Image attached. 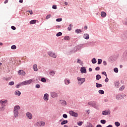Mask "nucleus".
I'll return each mask as SVG.
<instances>
[{
	"instance_id": "nucleus-11",
	"label": "nucleus",
	"mask_w": 127,
	"mask_h": 127,
	"mask_svg": "<svg viewBox=\"0 0 127 127\" xmlns=\"http://www.w3.org/2000/svg\"><path fill=\"white\" fill-rule=\"evenodd\" d=\"M20 110V106L19 105H16L14 107V111L15 112H19Z\"/></svg>"
},
{
	"instance_id": "nucleus-13",
	"label": "nucleus",
	"mask_w": 127,
	"mask_h": 127,
	"mask_svg": "<svg viewBox=\"0 0 127 127\" xmlns=\"http://www.w3.org/2000/svg\"><path fill=\"white\" fill-rule=\"evenodd\" d=\"M60 104L62 105V106H66L67 102H66V101L64 100H61L60 101Z\"/></svg>"
},
{
	"instance_id": "nucleus-47",
	"label": "nucleus",
	"mask_w": 127,
	"mask_h": 127,
	"mask_svg": "<svg viewBox=\"0 0 127 127\" xmlns=\"http://www.w3.org/2000/svg\"><path fill=\"white\" fill-rule=\"evenodd\" d=\"M100 123H101L102 125H105V124H106V120H101Z\"/></svg>"
},
{
	"instance_id": "nucleus-63",
	"label": "nucleus",
	"mask_w": 127,
	"mask_h": 127,
	"mask_svg": "<svg viewBox=\"0 0 127 127\" xmlns=\"http://www.w3.org/2000/svg\"><path fill=\"white\" fill-rule=\"evenodd\" d=\"M106 127H113V125H109L108 126H107Z\"/></svg>"
},
{
	"instance_id": "nucleus-9",
	"label": "nucleus",
	"mask_w": 127,
	"mask_h": 127,
	"mask_svg": "<svg viewBox=\"0 0 127 127\" xmlns=\"http://www.w3.org/2000/svg\"><path fill=\"white\" fill-rule=\"evenodd\" d=\"M43 99L44 101H48V100H49V95L48 93H45L44 94Z\"/></svg>"
},
{
	"instance_id": "nucleus-18",
	"label": "nucleus",
	"mask_w": 127,
	"mask_h": 127,
	"mask_svg": "<svg viewBox=\"0 0 127 127\" xmlns=\"http://www.w3.org/2000/svg\"><path fill=\"white\" fill-rule=\"evenodd\" d=\"M116 98L117 100H122V96L121 94H118L116 95Z\"/></svg>"
},
{
	"instance_id": "nucleus-33",
	"label": "nucleus",
	"mask_w": 127,
	"mask_h": 127,
	"mask_svg": "<svg viewBox=\"0 0 127 127\" xmlns=\"http://www.w3.org/2000/svg\"><path fill=\"white\" fill-rule=\"evenodd\" d=\"M91 62L92 64H96L97 63V60H96V58H94L92 60Z\"/></svg>"
},
{
	"instance_id": "nucleus-5",
	"label": "nucleus",
	"mask_w": 127,
	"mask_h": 127,
	"mask_svg": "<svg viewBox=\"0 0 127 127\" xmlns=\"http://www.w3.org/2000/svg\"><path fill=\"white\" fill-rule=\"evenodd\" d=\"M37 127H44L45 126V123L44 122H39L35 124Z\"/></svg>"
},
{
	"instance_id": "nucleus-22",
	"label": "nucleus",
	"mask_w": 127,
	"mask_h": 127,
	"mask_svg": "<svg viewBox=\"0 0 127 127\" xmlns=\"http://www.w3.org/2000/svg\"><path fill=\"white\" fill-rule=\"evenodd\" d=\"M7 103V100H0V105H4V104H6Z\"/></svg>"
},
{
	"instance_id": "nucleus-39",
	"label": "nucleus",
	"mask_w": 127,
	"mask_h": 127,
	"mask_svg": "<svg viewBox=\"0 0 127 127\" xmlns=\"http://www.w3.org/2000/svg\"><path fill=\"white\" fill-rule=\"evenodd\" d=\"M64 40H70L69 36H64Z\"/></svg>"
},
{
	"instance_id": "nucleus-58",
	"label": "nucleus",
	"mask_w": 127,
	"mask_h": 127,
	"mask_svg": "<svg viewBox=\"0 0 127 127\" xmlns=\"http://www.w3.org/2000/svg\"><path fill=\"white\" fill-rule=\"evenodd\" d=\"M100 70V67L99 66H97L96 68H95V70L96 71H99Z\"/></svg>"
},
{
	"instance_id": "nucleus-23",
	"label": "nucleus",
	"mask_w": 127,
	"mask_h": 127,
	"mask_svg": "<svg viewBox=\"0 0 127 127\" xmlns=\"http://www.w3.org/2000/svg\"><path fill=\"white\" fill-rule=\"evenodd\" d=\"M114 85L116 88H119L120 86V81H116V82H114Z\"/></svg>"
},
{
	"instance_id": "nucleus-12",
	"label": "nucleus",
	"mask_w": 127,
	"mask_h": 127,
	"mask_svg": "<svg viewBox=\"0 0 127 127\" xmlns=\"http://www.w3.org/2000/svg\"><path fill=\"white\" fill-rule=\"evenodd\" d=\"M80 72L81 73L86 74V73H87V69H86V67H81Z\"/></svg>"
},
{
	"instance_id": "nucleus-17",
	"label": "nucleus",
	"mask_w": 127,
	"mask_h": 127,
	"mask_svg": "<svg viewBox=\"0 0 127 127\" xmlns=\"http://www.w3.org/2000/svg\"><path fill=\"white\" fill-rule=\"evenodd\" d=\"M21 86H24V85L23 84V82H20L18 84H17V85H15V87L17 89H19V88H20V87H21Z\"/></svg>"
},
{
	"instance_id": "nucleus-32",
	"label": "nucleus",
	"mask_w": 127,
	"mask_h": 127,
	"mask_svg": "<svg viewBox=\"0 0 127 127\" xmlns=\"http://www.w3.org/2000/svg\"><path fill=\"white\" fill-rule=\"evenodd\" d=\"M34 71H38V69L37 68V64H35L33 65Z\"/></svg>"
},
{
	"instance_id": "nucleus-41",
	"label": "nucleus",
	"mask_w": 127,
	"mask_h": 127,
	"mask_svg": "<svg viewBox=\"0 0 127 127\" xmlns=\"http://www.w3.org/2000/svg\"><path fill=\"white\" fill-rule=\"evenodd\" d=\"M114 71L115 73H119V68L115 67L114 68Z\"/></svg>"
},
{
	"instance_id": "nucleus-56",
	"label": "nucleus",
	"mask_w": 127,
	"mask_h": 127,
	"mask_svg": "<svg viewBox=\"0 0 127 127\" xmlns=\"http://www.w3.org/2000/svg\"><path fill=\"white\" fill-rule=\"evenodd\" d=\"M78 126H82V125H83V122H79L78 124H77Z\"/></svg>"
},
{
	"instance_id": "nucleus-60",
	"label": "nucleus",
	"mask_w": 127,
	"mask_h": 127,
	"mask_svg": "<svg viewBox=\"0 0 127 127\" xmlns=\"http://www.w3.org/2000/svg\"><path fill=\"white\" fill-rule=\"evenodd\" d=\"M77 63H78L79 64H81V61L79 60V59H77Z\"/></svg>"
},
{
	"instance_id": "nucleus-53",
	"label": "nucleus",
	"mask_w": 127,
	"mask_h": 127,
	"mask_svg": "<svg viewBox=\"0 0 127 127\" xmlns=\"http://www.w3.org/2000/svg\"><path fill=\"white\" fill-rule=\"evenodd\" d=\"M87 127H93V125H92V124H91L90 123H89Z\"/></svg>"
},
{
	"instance_id": "nucleus-1",
	"label": "nucleus",
	"mask_w": 127,
	"mask_h": 127,
	"mask_svg": "<svg viewBox=\"0 0 127 127\" xmlns=\"http://www.w3.org/2000/svg\"><path fill=\"white\" fill-rule=\"evenodd\" d=\"M77 80L78 85H82L86 81L85 78H81L80 77H77Z\"/></svg>"
},
{
	"instance_id": "nucleus-54",
	"label": "nucleus",
	"mask_w": 127,
	"mask_h": 127,
	"mask_svg": "<svg viewBox=\"0 0 127 127\" xmlns=\"http://www.w3.org/2000/svg\"><path fill=\"white\" fill-rule=\"evenodd\" d=\"M103 65H104V66H107V62L106 61H104L103 62Z\"/></svg>"
},
{
	"instance_id": "nucleus-46",
	"label": "nucleus",
	"mask_w": 127,
	"mask_h": 127,
	"mask_svg": "<svg viewBox=\"0 0 127 127\" xmlns=\"http://www.w3.org/2000/svg\"><path fill=\"white\" fill-rule=\"evenodd\" d=\"M41 82H43V83H45V82H46V79H45L44 78H42L41 79Z\"/></svg>"
},
{
	"instance_id": "nucleus-45",
	"label": "nucleus",
	"mask_w": 127,
	"mask_h": 127,
	"mask_svg": "<svg viewBox=\"0 0 127 127\" xmlns=\"http://www.w3.org/2000/svg\"><path fill=\"white\" fill-rule=\"evenodd\" d=\"M124 24L127 25V18H125L123 22Z\"/></svg>"
},
{
	"instance_id": "nucleus-34",
	"label": "nucleus",
	"mask_w": 127,
	"mask_h": 127,
	"mask_svg": "<svg viewBox=\"0 0 127 127\" xmlns=\"http://www.w3.org/2000/svg\"><path fill=\"white\" fill-rule=\"evenodd\" d=\"M36 23V20H32L30 21V24H35Z\"/></svg>"
},
{
	"instance_id": "nucleus-61",
	"label": "nucleus",
	"mask_w": 127,
	"mask_h": 127,
	"mask_svg": "<svg viewBox=\"0 0 127 127\" xmlns=\"http://www.w3.org/2000/svg\"><path fill=\"white\" fill-rule=\"evenodd\" d=\"M105 81L106 82V83H108V82H109V78H108V77H106Z\"/></svg>"
},
{
	"instance_id": "nucleus-38",
	"label": "nucleus",
	"mask_w": 127,
	"mask_h": 127,
	"mask_svg": "<svg viewBox=\"0 0 127 127\" xmlns=\"http://www.w3.org/2000/svg\"><path fill=\"white\" fill-rule=\"evenodd\" d=\"M116 127H119L121 126V124L119 122H116L115 123Z\"/></svg>"
},
{
	"instance_id": "nucleus-7",
	"label": "nucleus",
	"mask_w": 127,
	"mask_h": 127,
	"mask_svg": "<svg viewBox=\"0 0 127 127\" xmlns=\"http://www.w3.org/2000/svg\"><path fill=\"white\" fill-rule=\"evenodd\" d=\"M18 74L20 76H24L26 75V73H25V71H24L23 70H19L18 71Z\"/></svg>"
},
{
	"instance_id": "nucleus-29",
	"label": "nucleus",
	"mask_w": 127,
	"mask_h": 127,
	"mask_svg": "<svg viewBox=\"0 0 127 127\" xmlns=\"http://www.w3.org/2000/svg\"><path fill=\"white\" fill-rule=\"evenodd\" d=\"M101 16L102 17H106V16H107V13H106V12L102 11L101 12Z\"/></svg>"
},
{
	"instance_id": "nucleus-30",
	"label": "nucleus",
	"mask_w": 127,
	"mask_h": 127,
	"mask_svg": "<svg viewBox=\"0 0 127 127\" xmlns=\"http://www.w3.org/2000/svg\"><path fill=\"white\" fill-rule=\"evenodd\" d=\"M67 123H68V121L67 120H64L61 122V125H62V126H63V125H66V124H67Z\"/></svg>"
},
{
	"instance_id": "nucleus-51",
	"label": "nucleus",
	"mask_w": 127,
	"mask_h": 127,
	"mask_svg": "<svg viewBox=\"0 0 127 127\" xmlns=\"http://www.w3.org/2000/svg\"><path fill=\"white\" fill-rule=\"evenodd\" d=\"M62 20V18H57V19H56V21L57 22H60Z\"/></svg>"
},
{
	"instance_id": "nucleus-57",
	"label": "nucleus",
	"mask_w": 127,
	"mask_h": 127,
	"mask_svg": "<svg viewBox=\"0 0 127 127\" xmlns=\"http://www.w3.org/2000/svg\"><path fill=\"white\" fill-rule=\"evenodd\" d=\"M11 29H12L13 30H15V29H16V28L14 26H12L11 27Z\"/></svg>"
},
{
	"instance_id": "nucleus-21",
	"label": "nucleus",
	"mask_w": 127,
	"mask_h": 127,
	"mask_svg": "<svg viewBox=\"0 0 127 127\" xmlns=\"http://www.w3.org/2000/svg\"><path fill=\"white\" fill-rule=\"evenodd\" d=\"M83 38H84V39H89V38H90V36L88 34H84L83 35Z\"/></svg>"
},
{
	"instance_id": "nucleus-2",
	"label": "nucleus",
	"mask_w": 127,
	"mask_h": 127,
	"mask_svg": "<svg viewBox=\"0 0 127 127\" xmlns=\"http://www.w3.org/2000/svg\"><path fill=\"white\" fill-rule=\"evenodd\" d=\"M88 105L92 107V108H94L95 109L98 108V105L96 104V102L95 101H90L88 103Z\"/></svg>"
},
{
	"instance_id": "nucleus-62",
	"label": "nucleus",
	"mask_w": 127,
	"mask_h": 127,
	"mask_svg": "<svg viewBox=\"0 0 127 127\" xmlns=\"http://www.w3.org/2000/svg\"><path fill=\"white\" fill-rule=\"evenodd\" d=\"M122 99L125 98V97H126L127 96V95L125 94H122Z\"/></svg>"
},
{
	"instance_id": "nucleus-59",
	"label": "nucleus",
	"mask_w": 127,
	"mask_h": 127,
	"mask_svg": "<svg viewBox=\"0 0 127 127\" xmlns=\"http://www.w3.org/2000/svg\"><path fill=\"white\" fill-rule=\"evenodd\" d=\"M102 74L103 75H105V76H106L107 77V72H106L105 71L102 72Z\"/></svg>"
},
{
	"instance_id": "nucleus-49",
	"label": "nucleus",
	"mask_w": 127,
	"mask_h": 127,
	"mask_svg": "<svg viewBox=\"0 0 127 127\" xmlns=\"http://www.w3.org/2000/svg\"><path fill=\"white\" fill-rule=\"evenodd\" d=\"M51 17V14H48L46 17V19H49Z\"/></svg>"
},
{
	"instance_id": "nucleus-20",
	"label": "nucleus",
	"mask_w": 127,
	"mask_h": 127,
	"mask_svg": "<svg viewBox=\"0 0 127 127\" xmlns=\"http://www.w3.org/2000/svg\"><path fill=\"white\" fill-rule=\"evenodd\" d=\"M64 84L65 85H69L70 84V80L68 78L64 79Z\"/></svg>"
},
{
	"instance_id": "nucleus-40",
	"label": "nucleus",
	"mask_w": 127,
	"mask_h": 127,
	"mask_svg": "<svg viewBox=\"0 0 127 127\" xmlns=\"http://www.w3.org/2000/svg\"><path fill=\"white\" fill-rule=\"evenodd\" d=\"M62 32H59L56 34V36H57V37H59V36H62Z\"/></svg>"
},
{
	"instance_id": "nucleus-25",
	"label": "nucleus",
	"mask_w": 127,
	"mask_h": 127,
	"mask_svg": "<svg viewBox=\"0 0 127 127\" xmlns=\"http://www.w3.org/2000/svg\"><path fill=\"white\" fill-rule=\"evenodd\" d=\"M4 107H5V105H1V107H0V111L2 112V111H4Z\"/></svg>"
},
{
	"instance_id": "nucleus-16",
	"label": "nucleus",
	"mask_w": 127,
	"mask_h": 127,
	"mask_svg": "<svg viewBox=\"0 0 127 127\" xmlns=\"http://www.w3.org/2000/svg\"><path fill=\"white\" fill-rule=\"evenodd\" d=\"M14 118H18V115H19V112L18 111L13 112Z\"/></svg>"
},
{
	"instance_id": "nucleus-15",
	"label": "nucleus",
	"mask_w": 127,
	"mask_h": 127,
	"mask_svg": "<svg viewBox=\"0 0 127 127\" xmlns=\"http://www.w3.org/2000/svg\"><path fill=\"white\" fill-rule=\"evenodd\" d=\"M109 59H110V61H111L112 62H114L116 61V60H117V59L116 58L115 56H111L110 57Z\"/></svg>"
},
{
	"instance_id": "nucleus-35",
	"label": "nucleus",
	"mask_w": 127,
	"mask_h": 127,
	"mask_svg": "<svg viewBox=\"0 0 127 127\" xmlns=\"http://www.w3.org/2000/svg\"><path fill=\"white\" fill-rule=\"evenodd\" d=\"M98 93L100 94V95H104V94H105V91H104V90H99L98 91Z\"/></svg>"
},
{
	"instance_id": "nucleus-36",
	"label": "nucleus",
	"mask_w": 127,
	"mask_h": 127,
	"mask_svg": "<svg viewBox=\"0 0 127 127\" xmlns=\"http://www.w3.org/2000/svg\"><path fill=\"white\" fill-rule=\"evenodd\" d=\"M82 32V30L79 29H77L75 30V33H77V34H79V33H81Z\"/></svg>"
},
{
	"instance_id": "nucleus-64",
	"label": "nucleus",
	"mask_w": 127,
	"mask_h": 127,
	"mask_svg": "<svg viewBox=\"0 0 127 127\" xmlns=\"http://www.w3.org/2000/svg\"><path fill=\"white\" fill-rule=\"evenodd\" d=\"M96 127H102V126L101 125H98Z\"/></svg>"
},
{
	"instance_id": "nucleus-50",
	"label": "nucleus",
	"mask_w": 127,
	"mask_h": 127,
	"mask_svg": "<svg viewBox=\"0 0 127 127\" xmlns=\"http://www.w3.org/2000/svg\"><path fill=\"white\" fill-rule=\"evenodd\" d=\"M63 117L64 119H67V118H68V115H67V114H63Z\"/></svg>"
},
{
	"instance_id": "nucleus-10",
	"label": "nucleus",
	"mask_w": 127,
	"mask_h": 127,
	"mask_svg": "<svg viewBox=\"0 0 127 127\" xmlns=\"http://www.w3.org/2000/svg\"><path fill=\"white\" fill-rule=\"evenodd\" d=\"M26 117L29 119V120H31L32 119V114L29 112H27L26 114Z\"/></svg>"
},
{
	"instance_id": "nucleus-3",
	"label": "nucleus",
	"mask_w": 127,
	"mask_h": 127,
	"mask_svg": "<svg viewBox=\"0 0 127 127\" xmlns=\"http://www.w3.org/2000/svg\"><path fill=\"white\" fill-rule=\"evenodd\" d=\"M33 82V79H30L23 81L22 84L24 85V86H26L27 85H30V84H31V83H32Z\"/></svg>"
},
{
	"instance_id": "nucleus-43",
	"label": "nucleus",
	"mask_w": 127,
	"mask_h": 127,
	"mask_svg": "<svg viewBox=\"0 0 127 127\" xmlns=\"http://www.w3.org/2000/svg\"><path fill=\"white\" fill-rule=\"evenodd\" d=\"M9 86H13L14 85V81H10L8 83Z\"/></svg>"
},
{
	"instance_id": "nucleus-27",
	"label": "nucleus",
	"mask_w": 127,
	"mask_h": 127,
	"mask_svg": "<svg viewBox=\"0 0 127 127\" xmlns=\"http://www.w3.org/2000/svg\"><path fill=\"white\" fill-rule=\"evenodd\" d=\"M100 79H102V76L100 74H97L96 76V80H97V81H99Z\"/></svg>"
},
{
	"instance_id": "nucleus-52",
	"label": "nucleus",
	"mask_w": 127,
	"mask_h": 127,
	"mask_svg": "<svg viewBox=\"0 0 127 127\" xmlns=\"http://www.w3.org/2000/svg\"><path fill=\"white\" fill-rule=\"evenodd\" d=\"M52 8L54 9H57V6L56 5H53L52 6Z\"/></svg>"
},
{
	"instance_id": "nucleus-24",
	"label": "nucleus",
	"mask_w": 127,
	"mask_h": 127,
	"mask_svg": "<svg viewBox=\"0 0 127 127\" xmlns=\"http://www.w3.org/2000/svg\"><path fill=\"white\" fill-rule=\"evenodd\" d=\"M127 37V34L126 33H123V34H122V37L123 39H126Z\"/></svg>"
},
{
	"instance_id": "nucleus-48",
	"label": "nucleus",
	"mask_w": 127,
	"mask_h": 127,
	"mask_svg": "<svg viewBox=\"0 0 127 127\" xmlns=\"http://www.w3.org/2000/svg\"><path fill=\"white\" fill-rule=\"evenodd\" d=\"M50 75H51V76H54V75H55V72H54V71H50Z\"/></svg>"
},
{
	"instance_id": "nucleus-26",
	"label": "nucleus",
	"mask_w": 127,
	"mask_h": 127,
	"mask_svg": "<svg viewBox=\"0 0 127 127\" xmlns=\"http://www.w3.org/2000/svg\"><path fill=\"white\" fill-rule=\"evenodd\" d=\"M14 94L16 96H19L20 95H21V92H20V91L17 90L16 91H15Z\"/></svg>"
},
{
	"instance_id": "nucleus-14",
	"label": "nucleus",
	"mask_w": 127,
	"mask_h": 127,
	"mask_svg": "<svg viewBox=\"0 0 127 127\" xmlns=\"http://www.w3.org/2000/svg\"><path fill=\"white\" fill-rule=\"evenodd\" d=\"M58 95L57 94V93L56 92H51V96L52 98H57Z\"/></svg>"
},
{
	"instance_id": "nucleus-8",
	"label": "nucleus",
	"mask_w": 127,
	"mask_h": 127,
	"mask_svg": "<svg viewBox=\"0 0 127 127\" xmlns=\"http://www.w3.org/2000/svg\"><path fill=\"white\" fill-rule=\"evenodd\" d=\"M102 115L103 116H108V115H111L110 110H105L102 112Z\"/></svg>"
},
{
	"instance_id": "nucleus-55",
	"label": "nucleus",
	"mask_w": 127,
	"mask_h": 127,
	"mask_svg": "<svg viewBox=\"0 0 127 127\" xmlns=\"http://www.w3.org/2000/svg\"><path fill=\"white\" fill-rule=\"evenodd\" d=\"M35 88H37V89H39L40 88V84H36L35 86Z\"/></svg>"
},
{
	"instance_id": "nucleus-19",
	"label": "nucleus",
	"mask_w": 127,
	"mask_h": 127,
	"mask_svg": "<svg viewBox=\"0 0 127 127\" xmlns=\"http://www.w3.org/2000/svg\"><path fill=\"white\" fill-rule=\"evenodd\" d=\"M11 79V76H6L3 78L4 81H9Z\"/></svg>"
},
{
	"instance_id": "nucleus-37",
	"label": "nucleus",
	"mask_w": 127,
	"mask_h": 127,
	"mask_svg": "<svg viewBox=\"0 0 127 127\" xmlns=\"http://www.w3.org/2000/svg\"><path fill=\"white\" fill-rule=\"evenodd\" d=\"M102 62H103V60L102 59H98L97 64H98V65L102 64Z\"/></svg>"
},
{
	"instance_id": "nucleus-44",
	"label": "nucleus",
	"mask_w": 127,
	"mask_h": 127,
	"mask_svg": "<svg viewBox=\"0 0 127 127\" xmlns=\"http://www.w3.org/2000/svg\"><path fill=\"white\" fill-rule=\"evenodd\" d=\"M119 90L120 91H124V90H125V86L124 85H123L120 88H119Z\"/></svg>"
},
{
	"instance_id": "nucleus-42",
	"label": "nucleus",
	"mask_w": 127,
	"mask_h": 127,
	"mask_svg": "<svg viewBox=\"0 0 127 127\" xmlns=\"http://www.w3.org/2000/svg\"><path fill=\"white\" fill-rule=\"evenodd\" d=\"M11 49H12L13 50H15V49H16V46H15V45L11 46Z\"/></svg>"
},
{
	"instance_id": "nucleus-4",
	"label": "nucleus",
	"mask_w": 127,
	"mask_h": 127,
	"mask_svg": "<svg viewBox=\"0 0 127 127\" xmlns=\"http://www.w3.org/2000/svg\"><path fill=\"white\" fill-rule=\"evenodd\" d=\"M48 54L49 56L50 57H52L53 58H57V55L55 54V53L51 52V51H49L48 52Z\"/></svg>"
},
{
	"instance_id": "nucleus-6",
	"label": "nucleus",
	"mask_w": 127,
	"mask_h": 127,
	"mask_svg": "<svg viewBox=\"0 0 127 127\" xmlns=\"http://www.w3.org/2000/svg\"><path fill=\"white\" fill-rule=\"evenodd\" d=\"M69 115L72 116V117H74V118H77L78 117V113H75L74 111H70L69 112Z\"/></svg>"
},
{
	"instance_id": "nucleus-31",
	"label": "nucleus",
	"mask_w": 127,
	"mask_h": 127,
	"mask_svg": "<svg viewBox=\"0 0 127 127\" xmlns=\"http://www.w3.org/2000/svg\"><path fill=\"white\" fill-rule=\"evenodd\" d=\"M96 88H102V87H103V85H102V84L96 83Z\"/></svg>"
},
{
	"instance_id": "nucleus-28",
	"label": "nucleus",
	"mask_w": 127,
	"mask_h": 127,
	"mask_svg": "<svg viewBox=\"0 0 127 127\" xmlns=\"http://www.w3.org/2000/svg\"><path fill=\"white\" fill-rule=\"evenodd\" d=\"M73 27V24H70L68 26L67 29L69 31H71L72 30V28Z\"/></svg>"
}]
</instances>
